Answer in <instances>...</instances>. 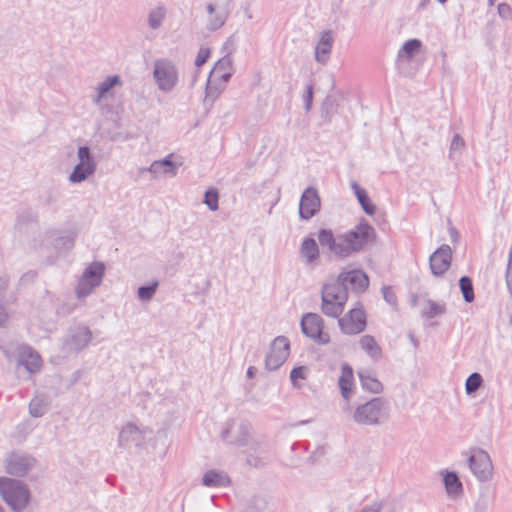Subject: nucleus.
I'll return each mask as SVG.
<instances>
[{"mask_svg": "<svg viewBox=\"0 0 512 512\" xmlns=\"http://www.w3.org/2000/svg\"><path fill=\"white\" fill-rule=\"evenodd\" d=\"M483 382L482 376L479 373H472L466 380L465 389L467 394L476 392Z\"/></svg>", "mask_w": 512, "mask_h": 512, "instance_id": "79ce46f5", "label": "nucleus"}, {"mask_svg": "<svg viewBox=\"0 0 512 512\" xmlns=\"http://www.w3.org/2000/svg\"><path fill=\"white\" fill-rule=\"evenodd\" d=\"M104 270V264L101 262H93L84 270L75 289L77 298L87 297L101 284Z\"/></svg>", "mask_w": 512, "mask_h": 512, "instance_id": "1a4fd4ad", "label": "nucleus"}, {"mask_svg": "<svg viewBox=\"0 0 512 512\" xmlns=\"http://www.w3.org/2000/svg\"><path fill=\"white\" fill-rule=\"evenodd\" d=\"M8 313L4 306L0 304V327H4L8 321Z\"/></svg>", "mask_w": 512, "mask_h": 512, "instance_id": "864d4df0", "label": "nucleus"}, {"mask_svg": "<svg viewBox=\"0 0 512 512\" xmlns=\"http://www.w3.org/2000/svg\"><path fill=\"white\" fill-rule=\"evenodd\" d=\"M9 284V277L7 274L0 273V295H2L7 289Z\"/></svg>", "mask_w": 512, "mask_h": 512, "instance_id": "3c124183", "label": "nucleus"}, {"mask_svg": "<svg viewBox=\"0 0 512 512\" xmlns=\"http://www.w3.org/2000/svg\"><path fill=\"white\" fill-rule=\"evenodd\" d=\"M254 504L258 510H263L266 507V501L263 498H255Z\"/></svg>", "mask_w": 512, "mask_h": 512, "instance_id": "5fc2aeb1", "label": "nucleus"}, {"mask_svg": "<svg viewBox=\"0 0 512 512\" xmlns=\"http://www.w3.org/2000/svg\"><path fill=\"white\" fill-rule=\"evenodd\" d=\"M358 376L363 389L372 393L382 392V383L376 378L373 372L369 370H361L358 372Z\"/></svg>", "mask_w": 512, "mask_h": 512, "instance_id": "2f4dec72", "label": "nucleus"}, {"mask_svg": "<svg viewBox=\"0 0 512 512\" xmlns=\"http://www.w3.org/2000/svg\"><path fill=\"white\" fill-rule=\"evenodd\" d=\"M421 46L422 43L418 39H410L406 41L398 51L397 59L399 61H411L412 58L419 52Z\"/></svg>", "mask_w": 512, "mask_h": 512, "instance_id": "473e14b6", "label": "nucleus"}, {"mask_svg": "<svg viewBox=\"0 0 512 512\" xmlns=\"http://www.w3.org/2000/svg\"><path fill=\"white\" fill-rule=\"evenodd\" d=\"M506 283H507V287L512 295V247L510 248V252H509V261H508L507 272H506Z\"/></svg>", "mask_w": 512, "mask_h": 512, "instance_id": "8fccbe9b", "label": "nucleus"}, {"mask_svg": "<svg viewBox=\"0 0 512 512\" xmlns=\"http://www.w3.org/2000/svg\"><path fill=\"white\" fill-rule=\"evenodd\" d=\"M373 234L371 225L360 222L351 230L339 234H334L331 229H320L318 241L322 249L335 257L345 259L362 251Z\"/></svg>", "mask_w": 512, "mask_h": 512, "instance_id": "f257e3e1", "label": "nucleus"}, {"mask_svg": "<svg viewBox=\"0 0 512 512\" xmlns=\"http://www.w3.org/2000/svg\"><path fill=\"white\" fill-rule=\"evenodd\" d=\"M301 256L306 264H313L319 258V247L313 238H304L300 247Z\"/></svg>", "mask_w": 512, "mask_h": 512, "instance_id": "c85d7f7f", "label": "nucleus"}, {"mask_svg": "<svg viewBox=\"0 0 512 512\" xmlns=\"http://www.w3.org/2000/svg\"><path fill=\"white\" fill-rule=\"evenodd\" d=\"M153 79L159 91L171 93L179 84V70L175 62L168 58L156 59Z\"/></svg>", "mask_w": 512, "mask_h": 512, "instance_id": "39448f33", "label": "nucleus"}, {"mask_svg": "<svg viewBox=\"0 0 512 512\" xmlns=\"http://www.w3.org/2000/svg\"><path fill=\"white\" fill-rule=\"evenodd\" d=\"M438 2H440L441 4H444L447 0H437Z\"/></svg>", "mask_w": 512, "mask_h": 512, "instance_id": "e2e57ef3", "label": "nucleus"}, {"mask_svg": "<svg viewBox=\"0 0 512 512\" xmlns=\"http://www.w3.org/2000/svg\"><path fill=\"white\" fill-rule=\"evenodd\" d=\"M381 504L374 502L371 505L363 507L360 512H380L381 511Z\"/></svg>", "mask_w": 512, "mask_h": 512, "instance_id": "603ef678", "label": "nucleus"}, {"mask_svg": "<svg viewBox=\"0 0 512 512\" xmlns=\"http://www.w3.org/2000/svg\"><path fill=\"white\" fill-rule=\"evenodd\" d=\"M308 422H309V420H303L299 424H307Z\"/></svg>", "mask_w": 512, "mask_h": 512, "instance_id": "052dcab7", "label": "nucleus"}, {"mask_svg": "<svg viewBox=\"0 0 512 512\" xmlns=\"http://www.w3.org/2000/svg\"><path fill=\"white\" fill-rule=\"evenodd\" d=\"M50 402L43 395L35 396L29 403V414L34 418L42 417L49 409Z\"/></svg>", "mask_w": 512, "mask_h": 512, "instance_id": "72a5a7b5", "label": "nucleus"}, {"mask_svg": "<svg viewBox=\"0 0 512 512\" xmlns=\"http://www.w3.org/2000/svg\"><path fill=\"white\" fill-rule=\"evenodd\" d=\"M226 83L227 82L224 80H218V78L209 75L205 89L204 103L213 104L224 91Z\"/></svg>", "mask_w": 512, "mask_h": 512, "instance_id": "393cba45", "label": "nucleus"}, {"mask_svg": "<svg viewBox=\"0 0 512 512\" xmlns=\"http://www.w3.org/2000/svg\"><path fill=\"white\" fill-rule=\"evenodd\" d=\"M220 435L227 444L237 447L249 446L245 452L249 465L258 467L262 464L260 455L264 453L263 447L259 442L251 440L250 426L247 423L232 419L225 423Z\"/></svg>", "mask_w": 512, "mask_h": 512, "instance_id": "f03ea898", "label": "nucleus"}, {"mask_svg": "<svg viewBox=\"0 0 512 512\" xmlns=\"http://www.w3.org/2000/svg\"><path fill=\"white\" fill-rule=\"evenodd\" d=\"M232 0H215L206 5V12L208 14L206 21V29L214 32L222 28L229 15L230 5Z\"/></svg>", "mask_w": 512, "mask_h": 512, "instance_id": "f8f14e48", "label": "nucleus"}, {"mask_svg": "<svg viewBox=\"0 0 512 512\" xmlns=\"http://www.w3.org/2000/svg\"><path fill=\"white\" fill-rule=\"evenodd\" d=\"M146 440V429L127 422L119 430L118 445L123 449L142 447Z\"/></svg>", "mask_w": 512, "mask_h": 512, "instance_id": "4468645a", "label": "nucleus"}, {"mask_svg": "<svg viewBox=\"0 0 512 512\" xmlns=\"http://www.w3.org/2000/svg\"><path fill=\"white\" fill-rule=\"evenodd\" d=\"M443 481L449 496H458L462 493V483L455 472H447Z\"/></svg>", "mask_w": 512, "mask_h": 512, "instance_id": "f704fd0d", "label": "nucleus"}, {"mask_svg": "<svg viewBox=\"0 0 512 512\" xmlns=\"http://www.w3.org/2000/svg\"><path fill=\"white\" fill-rule=\"evenodd\" d=\"M338 325L341 332L345 335H357L363 332L367 323L362 304L357 303L356 306L344 316H339Z\"/></svg>", "mask_w": 512, "mask_h": 512, "instance_id": "9d476101", "label": "nucleus"}, {"mask_svg": "<svg viewBox=\"0 0 512 512\" xmlns=\"http://www.w3.org/2000/svg\"><path fill=\"white\" fill-rule=\"evenodd\" d=\"M459 287L462 292L464 300L467 303H471L475 297L471 278L468 276H462L459 280Z\"/></svg>", "mask_w": 512, "mask_h": 512, "instance_id": "4c0bfd02", "label": "nucleus"}, {"mask_svg": "<svg viewBox=\"0 0 512 512\" xmlns=\"http://www.w3.org/2000/svg\"><path fill=\"white\" fill-rule=\"evenodd\" d=\"M177 169L178 166L176 163L172 162L168 158H165L162 160L153 161L149 167L141 168L140 172H149L155 178H157L162 175L175 176L177 174Z\"/></svg>", "mask_w": 512, "mask_h": 512, "instance_id": "5701e85b", "label": "nucleus"}, {"mask_svg": "<svg viewBox=\"0 0 512 512\" xmlns=\"http://www.w3.org/2000/svg\"><path fill=\"white\" fill-rule=\"evenodd\" d=\"M464 148V139L459 134H455L450 143L449 158L454 159L456 155H460L463 152Z\"/></svg>", "mask_w": 512, "mask_h": 512, "instance_id": "ea45409f", "label": "nucleus"}, {"mask_svg": "<svg viewBox=\"0 0 512 512\" xmlns=\"http://www.w3.org/2000/svg\"><path fill=\"white\" fill-rule=\"evenodd\" d=\"M255 371H256V370H255V368H254V367H252V366H251V367H249V368H248V370H247V375H248V377L252 378V377L254 376V374H255Z\"/></svg>", "mask_w": 512, "mask_h": 512, "instance_id": "13d9d810", "label": "nucleus"}, {"mask_svg": "<svg viewBox=\"0 0 512 512\" xmlns=\"http://www.w3.org/2000/svg\"><path fill=\"white\" fill-rule=\"evenodd\" d=\"M218 201H219V194H218L217 190L210 189L205 192L204 203L207 205V207L211 211L218 210V208H219Z\"/></svg>", "mask_w": 512, "mask_h": 512, "instance_id": "37998d69", "label": "nucleus"}, {"mask_svg": "<svg viewBox=\"0 0 512 512\" xmlns=\"http://www.w3.org/2000/svg\"><path fill=\"white\" fill-rule=\"evenodd\" d=\"M78 163L68 176L72 184H79L92 177L97 170V162L87 146H80L77 150Z\"/></svg>", "mask_w": 512, "mask_h": 512, "instance_id": "0eeeda50", "label": "nucleus"}, {"mask_svg": "<svg viewBox=\"0 0 512 512\" xmlns=\"http://www.w3.org/2000/svg\"><path fill=\"white\" fill-rule=\"evenodd\" d=\"M338 384L341 395L344 399L348 400L350 398L353 385V370L350 366L346 364L342 366Z\"/></svg>", "mask_w": 512, "mask_h": 512, "instance_id": "7c9ffc66", "label": "nucleus"}, {"mask_svg": "<svg viewBox=\"0 0 512 512\" xmlns=\"http://www.w3.org/2000/svg\"><path fill=\"white\" fill-rule=\"evenodd\" d=\"M18 366H23L29 373L33 374L40 370L42 360L40 355L29 346L19 347Z\"/></svg>", "mask_w": 512, "mask_h": 512, "instance_id": "aec40b11", "label": "nucleus"}, {"mask_svg": "<svg viewBox=\"0 0 512 512\" xmlns=\"http://www.w3.org/2000/svg\"><path fill=\"white\" fill-rule=\"evenodd\" d=\"M158 281H153L150 285L138 288L137 296L141 301H150L156 293Z\"/></svg>", "mask_w": 512, "mask_h": 512, "instance_id": "a19ab883", "label": "nucleus"}, {"mask_svg": "<svg viewBox=\"0 0 512 512\" xmlns=\"http://www.w3.org/2000/svg\"><path fill=\"white\" fill-rule=\"evenodd\" d=\"M336 100L333 96H327L322 104V112L326 117H331L335 112Z\"/></svg>", "mask_w": 512, "mask_h": 512, "instance_id": "a18cd8bd", "label": "nucleus"}, {"mask_svg": "<svg viewBox=\"0 0 512 512\" xmlns=\"http://www.w3.org/2000/svg\"><path fill=\"white\" fill-rule=\"evenodd\" d=\"M382 294H383L385 301L388 304L393 305V306L396 305V302H397L396 295L391 287L384 286L382 288Z\"/></svg>", "mask_w": 512, "mask_h": 512, "instance_id": "09e8293b", "label": "nucleus"}, {"mask_svg": "<svg viewBox=\"0 0 512 512\" xmlns=\"http://www.w3.org/2000/svg\"><path fill=\"white\" fill-rule=\"evenodd\" d=\"M446 312V304L444 302H436L428 299L425 301V309L422 312V316L428 319L441 316Z\"/></svg>", "mask_w": 512, "mask_h": 512, "instance_id": "c9c22d12", "label": "nucleus"}, {"mask_svg": "<svg viewBox=\"0 0 512 512\" xmlns=\"http://www.w3.org/2000/svg\"><path fill=\"white\" fill-rule=\"evenodd\" d=\"M321 201L315 188L309 187L302 193L299 203V216L303 220L311 219L320 209Z\"/></svg>", "mask_w": 512, "mask_h": 512, "instance_id": "6ab92c4d", "label": "nucleus"}, {"mask_svg": "<svg viewBox=\"0 0 512 512\" xmlns=\"http://www.w3.org/2000/svg\"><path fill=\"white\" fill-rule=\"evenodd\" d=\"M333 36L330 30L322 31L315 46V60L324 65L328 62L333 47Z\"/></svg>", "mask_w": 512, "mask_h": 512, "instance_id": "412c9836", "label": "nucleus"}, {"mask_svg": "<svg viewBox=\"0 0 512 512\" xmlns=\"http://www.w3.org/2000/svg\"><path fill=\"white\" fill-rule=\"evenodd\" d=\"M290 351V344L286 337H276L266 356L265 366L269 371L277 370L287 360Z\"/></svg>", "mask_w": 512, "mask_h": 512, "instance_id": "dca6fc26", "label": "nucleus"}, {"mask_svg": "<svg viewBox=\"0 0 512 512\" xmlns=\"http://www.w3.org/2000/svg\"><path fill=\"white\" fill-rule=\"evenodd\" d=\"M497 13L502 20L512 22V7L509 4L505 2L498 4Z\"/></svg>", "mask_w": 512, "mask_h": 512, "instance_id": "c03bdc74", "label": "nucleus"}, {"mask_svg": "<svg viewBox=\"0 0 512 512\" xmlns=\"http://www.w3.org/2000/svg\"><path fill=\"white\" fill-rule=\"evenodd\" d=\"M210 56V49L207 47H201L197 53L196 59H195V65L197 67L202 66L207 59Z\"/></svg>", "mask_w": 512, "mask_h": 512, "instance_id": "de8ad7c7", "label": "nucleus"}, {"mask_svg": "<svg viewBox=\"0 0 512 512\" xmlns=\"http://www.w3.org/2000/svg\"><path fill=\"white\" fill-rule=\"evenodd\" d=\"M450 234L452 241H456L458 239V233L454 228L450 229Z\"/></svg>", "mask_w": 512, "mask_h": 512, "instance_id": "4d7b16f0", "label": "nucleus"}, {"mask_svg": "<svg viewBox=\"0 0 512 512\" xmlns=\"http://www.w3.org/2000/svg\"><path fill=\"white\" fill-rule=\"evenodd\" d=\"M451 261L452 249L449 245L443 244L430 255L429 266L432 274L436 277L445 274L451 266Z\"/></svg>", "mask_w": 512, "mask_h": 512, "instance_id": "a211bd4d", "label": "nucleus"}, {"mask_svg": "<svg viewBox=\"0 0 512 512\" xmlns=\"http://www.w3.org/2000/svg\"><path fill=\"white\" fill-rule=\"evenodd\" d=\"M77 233L70 231L65 235L59 236L54 241V246L59 251H69L73 248Z\"/></svg>", "mask_w": 512, "mask_h": 512, "instance_id": "e433bc0d", "label": "nucleus"}, {"mask_svg": "<svg viewBox=\"0 0 512 512\" xmlns=\"http://www.w3.org/2000/svg\"><path fill=\"white\" fill-rule=\"evenodd\" d=\"M470 470L480 482L492 478L493 465L489 454L483 449H477L468 459Z\"/></svg>", "mask_w": 512, "mask_h": 512, "instance_id": "2eb2a0df", "label": "nucleus"}, {"mask_svg": "<svg viewBox=\"0 0 512 512\" xmlns=\"http://www.w3.org/2000/svg\"><path fill=\"white\" fill-rule=\"evenodd\" d=\"M167 17V8L164 4L159 3L156 6L150 8L147 13V26L151 30H159Z\"/></svg>", "mask_w": 512, "mask_h": 512, "instance_id": "b1692460", "label": "nucleus"}, {"mask_svg": "<svg viewBox=\"0 0 512 512\" xmlns=\"http://www.w3.org/2000/svg\"><path fill=\"white\" fill-rule=\"evenodd\" d=\"M37 465V460L24 452H11L5 459V470L9 475L24 477Z\"/></svg>", "mask_w": 512, "mask_h": 512, "instance_id": "ddd939ff", "label": "nucleus"}, {"mask_svg": "<svg viewBox=\"0 0 512 512\" xmlns=\"http://www.w3.org/2000/svg\"><path fill=\"white\" fill-rule=\"evenodd\" d=\"M355 196L358 199L362 209L367 215H373L376 211V206L371 201L365 189L360 187L357 182L352 181L350 184Z\"/></svg>", "mask_w": 512, "mask_h": 512, "instance_id": "c756f323", "label": "nucleus"}, {"mask_svg": "<svg viewBox=\"0 0 512 512\" xmlns=\"http://www.w3.org/2000/svg\"><path fill=\"white\" fill-rule=\"evenodd\" d=\"M0 498L11 512H26L33 504L30 487L16 478L0 477Z\"/></svg>", "mask_w": 512, "mask_h": 512, "instance_id": "7ed1b4c3", "label": "nucleus"}, {"mask_svg": "<svg viewBox=\"0 0 512 512\" xmlns=\"http://www.w3.org/2000/svg\"><path fill=\"white\" fill-rule=\"evenodd\" d=\"M361 349L375 362L382 358V349L371 335H364L359 340Z\"/></svg>", "mask_w": 512, "mask_h": 512, "instance_id": "cd10ccee", "label": "nucleus"}, {"mask_svg": "<svg viewBox=\"0 0 512 512\" xmlns=\"http://www.w3.org/2000/svg\"><path fill=\"white\" fill-rule=\"evenodd\" d=\"M233 73L232 59L226 55L219 59L210 72L211 77L218 78V80L229 81Z\"/></svg>", "mask_w": 512, "mask_h": 512, "instance_id": "a878e982", "label": "nucleus"}, {"mask_svg": "<svg viewBox=\"0 0 512 512\" xmlns=\"http://www.w3.org/2000/svg\"><path fill=\"white\" fill-rule=\"evenodd\" d=\"M486 508H487V503L486 502H483V503L478 502L476 504V510L479 511V512H485Z\"/></svg>", "mask_w": 512, "mask_h": 512, "instance_id": "6e6d98bb", "label": "nucleus"}, {"mask_svg": "<svg viewBox=\"0 0 512 512\" xmlns=\"http://www.w3.org/2000/svg\"><path fill=\"white\" fill-rule=\"evenodd\" d=\"M496 0H488V5L493 6Z\"/></svg>", "mask_w": 512, "mask_h": 512, "instance_id": "bf43d9fd", "label": "nucleus"}, {"mask_svg": "<svg viewBox=\"0 0 512 512\" xmlns=\"http://www.w3.org/2000/svg\"><path fill=\"white\" fill-rule=\"evenodd\" d=\"M92 338L93 334L88 326L76 325L67 331L61 349L64 353H79L89 346Z\"/></svg>", "mask_w": 512, "mask_h": 512, "instance_id": "6e6552de", "label": "nucleus"}, {"mask_svg": "<svg viewBox=\"0 0 512 512\" xmlns=\"http://www.w3.org/2000/svg\"><path fill=\"white\" fill-rule=\"evenodd\" d=\"M115 86H122V80L118 75L108 76L106 79L100 82L96 87L97 95L93 99V103L102 108V101L107 99L108 97L113 96L112 89Z\"/></svg>", "mask_w": 512, "mask_h": 512, "instance_id": "4be33fe9", "label": "nucleus"}, {"mask_svg": "<svg viewBox=\"0 0 512 512\" xmlns=\"http://www.w3.org/2000/svg\"><path fill=\"white\" fill-rule=\"evenodd\" d=\"M202 484L210 488L226 487L230 484V479L224 472L209 470L203 475Z\"/></svg>", "mask_w": 512, "mask_h": 512, "instance_id": "bb28decb", "label": "nucleus"}, {"mask_svg": "<svg viewBox=\"0 0 512 512\" xmlns=\"http://www.w3.org/2000/svg\"><path fill=\"white\" fill-rule=\"evenodd\" d=\"M0 512H6L4 507L0 504Z\"/></svg>", "mask_w": 512, "mask_h": 512, "instance_id": "680f3d73", "label": "nucleus"}, {"mask_svg": "<svg viewBox=\"0 0 512 512\" xmlns=\"http://www.w3.org/2000/svg\"><path fill=\"white\" fill-rule=\"evenodd\" d=\"M387 416V402L381 397L359 405L354 414L353 420L359 425H377Z\"/></svg>", "mask_w": 512, "mask_h": 512, "instance_id": "423d86ee", "label": "nucleus"}, {"mask_svg": "<svg viewBox=\"0 0 512 512\" xmlns=\"http://www.w3.org/2000/svg\"><path fill=\"white\" fill-rule=\"evenodd\" d=\"M304 108L306 112H309L313 104V85L309 84L306 87V91L303 95Z\"/></svg>", "mask_w": 512, "mask_h": 512, "instance_id": "49530a36", "label": "nucleus"}, {"mask_svg": "<svg viewBox=\"0 0 512 512\" xmlns=\"http://www.w3.org/2000/svg\"><path fill=\"white\" fill-rule=\"evenodd\" d=\"M321 311L331 318H339L348 300V293L343 284L334 280L323 285L321 289Z\"/></svg>", "mask_w": 512, "mask_h": 512, "instance_id": "20e7f679", "label": "nucleus"}, {"mask_svg": "<svg viewBox=\"0 0 512 512\" xmlns=\"http://www.w3.org/2000/svg\"><path fill=\"white\" fill-rule=\"evenodd\" d=\"M334 281L343 284L347 292L350 289L355 293L364 292L369 285L368 276L362 270L343 271Z\"/></svg>", "mask_w": 512, "mask_h": 512, "instance_id": "f3484780", "label": "nucleus"}, {"mask_svg": "<svg viewBox=\"0 0 512 512\" xmlns=\"http://www.w3.org/2000/svg\"><path fill=\"white\" fill-rule=\"evenodd\" d=\"M324 321L316 313H306L301 320V330L303 334L317 344L325 345L330 342V336L323 331Z\"/></svg>", "mask_w": 512, "mask_h": 512, "instance_id": "9b49d317", "label": "nucleus"}, {"mask_svg": "<svg viewBox=\"0 0 512 512\" xmlns=\"http://www.w3.org/2000/svg\"><path fill=\"white\" fill-rule=\"evenodd\" d=\"M309 374V368L306 366H299L292 369L290 372V381L295 388H301L300 381L305 380Z\"/></svg>", "mask_w": 512, "mask_h": 512, "instance_id": "58836bf2", "label": "nucleus"}]
</instances>
